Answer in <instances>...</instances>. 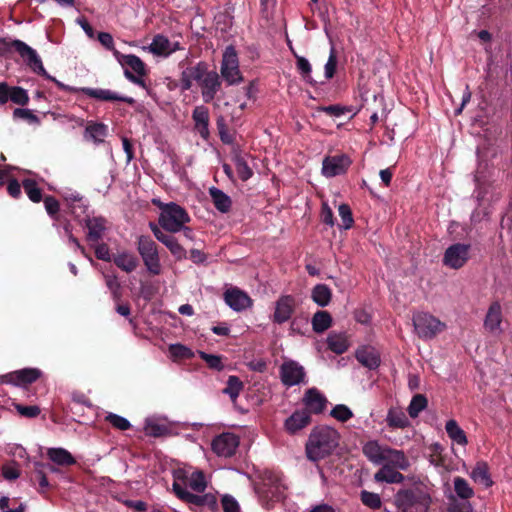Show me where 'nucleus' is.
I'll list each match as a JSON object with an SVG mask.
<instances>
[{
    "mask_svg": "<svg viewBox=\"0 0 512 512\" xmlns=\"http://www.w3.org/2000/svg\"><path fill=\"white\" fill-rule=\"evenodd\" d=\"M340 434L328 426L315 427L305 445L306 456L309 460L317 462L330 456L339 445Z\"/></svg>",
    "mask_w": 512,
    "mask_h": 512,
    "instance_id": "f257e3e1",
    "label": "nucleus"
},
{
    "mask_svg": "<svg viewBox=\"0 0 512 512\" xmlns=\"http://www.w3.org/2000/svg\"><path fill=\"white\" fill-rule=\"evenodd\" d=\"M12 51L17 52L25 64L34 73L53 81L60 89L67 90V87L63 83L56 80L54 77L47 73L36 50L21 40H7L6 38H0V55L8 56Z\"/></svg>",
    "mask_w": 512,
    "mask_h": 512,
    "instance_id": "f03ea898",
    "label": "nucleus"
},
{
    "mask_svg": "<svg viewBox=\"0 0 512 512\" xmlns=\"http://www.w3.org/2000/svg\"><path fill=\"white\" fill-rule=\"evenodd\" d=\"M398 510L405 512H428L432 503L428 487L422 482H415L401 488L394 496Z\"/></svg>",
    "mask_w": 512,
    "mask_h": 512,
    "instance_id": "7ed1b4c3",
    "label": "nucleus"
},
{
    "mask_svg": "<svg viewBox=\"0 0 512 512\" xmlns=\"http://www.w3.org/2000/svg\"><path fill=\"white\" fill-rule=\"evenodd\" d=\"M158 206L161 210L158 218L159 226L168 233L180 232L183 225L191 221L187 211L174 202H160Z\"/></svg>",
    "mask_w": 512,
    "mask_h": 512,
    "instance_id": "20e7f679",
    "label": "nucleus"
},
{
    "mask_svg": "<svg viewBox=\"0 0 512 512\" xmlns=\"http://www.w3.org/2000/svg\"><path fill=\"white\" fill-rule=\"evenodd\" d=\"M197 67L199 74L197 84L201 89L202 98L205 103H210L221 89L220 75L215 70H209V65L204 61L198 62Z\"/></svg>",
    "mask_w": 512,
    "mask_h": 512,
    "instance_id": "39448f33",
    "label": "nucleus"
},
{
    "mask_svg": "<svg viewBox=\"0 0 512 512\" xmlns=\"http://www.w3.org/2000/svg\"><path fill=\"white\" fill-rule=\"evenodd\" d=\"M137 251L151 275L161 273V263L156 242L148 235H141L137 240Z\"/></svg>",
    "mask_w": 512,
    "mask_h": 512,
    "instance_id": "423d86ee",
    "label": "nucleus"
},
{
    "mask_svg": "<svg viewBox=\"0 0 512 512\" xmlns=\"http://www.w3.org/2000/svg\"><path fill=\"white\" fill-rule=\"evenodd\" d=\"M415 332L422 339H433L445 330L446 324L427 312H418L413 315Z\"/></svg>",
    "mask_w": 512,
    "mask_h": 512,
    "instance_id": "0eeeda50",
    "label": "nucleus"
},
{
    "mask_svg": "<svg viewBox=\"0 0 512 512\" xmlns=\"http://www.w3.org/2000/svg\"><path fill=\"white\" fill-rule=\"evenodd\" d=\"M220 72L228 85H235L243 80L239 70L238 55L232 45L227 46L223 53Z\"/></svg>",
    "mask_w": 512,
    "mask_h": 512,
    "instance_id": "6e6552de",
    "label": "nucleus"
},
{
    "mask_svg": "<svg viewBox=\"0 0 512 512\" xmlns=\"http://www.w3.org/2000/svg\"><path fill=\"white\" fill-rule=\"evenodd\" d=\"M42 374V371L38 368H23L4 375H0V382L26 387L27 385L36 382L42 376Z\"/></svg>",
    "mask_w": 512,
    "mask_h": 512,
    "instance_id": "1a4fd4ad",
    "label": "nucleus"
},
{
    "mask_svg": "<svg viewBox=\"0 0 512 512\" xmlns=\"http://www.w3.org/2000/svg\"><path fill=\"white\" fill-rule=\"evenodd\" d=\"M149 227L155 238L168 248L170 253L177 261H181L187 258V251L179 243L178 239L172 235V233H166L162 231V229L153 222L149 223Z\"/></svg>",
    "mask_w": 512,
    "mask_h": 512,
    "instance_id": "9d476101",
    "label": "nucleus"
},
{
    "mask_svg": "<svg viewBox=\"0 0 512 512\" xmlns=\"http://www.w3.org/2000/svg\"><path fill=\"white\" fill-rule=\"evenodd\" d=\"M470 244L455 243L450 245L443 256V264L452 269L462 268L469 259Z\"/></svg>",
    "mask_w": 512,
    "mask_h": 512,
    "instance_id": "9b49d317",
    "label": "nucleus"
},
{
    "mask_svg": "<svg viewBox=\"0 0 512 512\" xmlns=\"http://www.w3.org/2000/svg\"><path fill=\"white\" fill-rule=\"evenodd\" d=\"M350 158L345 154L326 156L322 162V174L326 178L343 175L351 165Z\"/></svg>",
    "mask_w": 512,
    "mask_h": 512,
    "instance_id": "f8f14e48",
    "label": "nucleus"
},
{
    "mask_svg": "<svg viewBox=\"0 0 512 512\" xmlns=\"http://www.w3.org/2000/svg\"><path fill=\"white\" fill-rule=\"evenodd\" d=\"M212 450L220 457H231L239 446V437L234 433L224 432L212 441Z\"/></svg>",
    "mask_w": 512,
    "mask_h": 512,
    "instance_id": "ddd939ff",
    "label": "nucleus"
},
{
    "mask_svg": "<svg viewBox=\"0 0 512 512\" xmlns=\"http://www.w3.org/2000/svg\"><path fill=\"white\" fill-rule=\"evenodd\" d=\"M304 367L293 360L284 361L280 366V379L285 386L291 387L304 382Z\"/></svg>",
    "mask_w": 512,
    "mask_h": 512,
    "instance_id": "4468645a",
    "label": "nucleus"
},
{
    "mask_svg": "<svg viewBox=\"0 0 512 512\" xmlns=\"http://www.w3.org/2000/svg\"><path fill=\"white\" fill-rule=\"evenodd\" d=\"M302 403L304 410L311 414H321L325 411L328 400L317 388H309L305 391Z\"/></svg>",
    "mask_w": 512,
    "mask_h": 512,
    "instance_id": "2eb2a0df",
    "label": "nucleus"
},
{
    "mask_svg": "<svg viewBox=\"0 0 512 512\" xmlns=\"http://www.w3.org/2000/svg\"><path fill=\"white\" fill-rule=\"evenodd\" d=\"M8 101L25 106L29 102V96L25 89L19 86H9L6 82H0V106Z\"/></svg>",
    "mask_w": 512,
    "mask_h": 512,
    "instance_id": "dca6fc26",
    "label": "nucleus"
},
{
    "mask_svg": "<svg viewBox=\"0 0 512 512\" xmlns=\"http://www.w3.org/2000/svg\"><path fill=\"white\" fill-rule=\"evenodd\" d=\"M296 307V300L292 295H282L275 302V311L272 321L283 324L291 319Z\"/></svg>",
    "mask_w": 512,
    "mask_h": 512,
    "instance_id": "f3484780",
    "label": "nucleus"
},
{
    "mask_svg": "<svg viewBox=\"0 0 512 512\" xmlns=\"http://www.w3.org/2000/svg\"><path fill=\"white\" fill-rule=\"evenodd\" d=\"M81 91L88 97L94 98L99 101H120L127 103L129 105H133L135 103V100L132 97L129 96H121L116 92H113L109 89H101V88H90L85 87L82 88Z\"/></svg>",
    "mask_w": 512,
    "mask_h": 512,
    "instance_id": "a211bd4d",
    "label": "nucleus"
},
{
    "mask_svg": "<svg viewBox=\"0 0 512 512\" xmlns=\"http://www.w3.org/2000/svg\"><path fill=\"white\" fill-rule=\"evenodd\" d=\"M226 304L235 311H242L252 305V300L247 293L237 287L230 288L224 293Z\"/></svg>",
    "mask_w": 512,
    "mask_h": 512,
    "instance_id": "6ab92c4d",
    "label": "nucleus"
},
{
    "mask_svg": "<svg viewBox=\"0 0 512 512\" xmlns=\"http://www.w3.org/2000/svg\"><path fill=\"white\" fill-rule=\"evenodd\" d=\"M114 56L125 69H129L135 75H147L146 64L140 57L134 54H122L119 51H114Z\"/></svg>",
    "mask_w": 512,
    "mask_h": 512,
    "instance_id": "aec40b11",
    "label": "nucleus"
},
{
    "mask_svg": "<svg viewBox=\"0 0 512 512\" xmlns=\"http://www.w3.org/2000/svg\"><path fill=\"white\" fill-rule=\"evenodd\" d=\"M311 423V416L308 411L302 409L296 410L284 422L285 430L289 434H296Z\"/></svg>",
    "mask_w": 512,
    "mask_h": 512,
    "instance_id": "412c9836",
    "label": "nucleus"
},
{
    "mask_svg": "<svg viewBox=\"0 0 512 512\" xmlns=\"http://www.w3.org/2000/svg\"><path fill=\"white\" fill-rule=\"evenodd\" d=\"M387 447L381 446L376 440H370L364 444L362 452L371 463L381 465L385 462Z\"/></svg>",
    "mask_w": 512,
    "mask_h": 512,
    "instance_id": "4be33fe9",
    "label": "nucleus"
},
{
    "mask_svg": "<svg viewBox=\"0 0 512 512\" xmlns=\"http://www.w3.org/2000/svg\"><path fill=\"white\" fill-rule=\"evenodd\" d=\"M192 119L195 123V130L200 136L207 140L209 133V110L205 106H197L193 110Z\"/></svg>",
    "mask_w": 512,
    "mask_h": 512,
    "instance_id": "5701e85b",
    "label": "nucleus"
},
{
    "mask_svg": "<svg viewBox=\"0 0 512 512\" xmlns=\"http://www.w3.org/2000/svg\"><path fill=\"white\" fill-rule=\"evenodd\" d=\"M112 261L119 269L126 273L133 272L139 265L138 258L128 251L113 255Z\"/></svg>",
    "mask_w": 512,
    "mask_h": 512,
    "instance_id": "b1692460",
    "label": "nucleus"
},
{
    "mask_svg": "<svg viewBox=\"0 0 512 512\" xmlns=\"http://www.w3.org/2000/svg\"><path fill=\"white\" fill-rule=\"evenodd\" d=\"M502 322V309L498 301L492 302L487 311L484 326L490 332L499 329Z\"/></svg>",
    "mask_w": 512,
    "mask_h": 512,
    "instance_id": "393cba45",
    "label": "nucleus"
},
{
    "mask_svg": "<svg viewBox=\"0 0 512 512\" xmlns=\"http://www.w3.org/2000/svg\"><path fill=\"white\" fill-rule=\"evenodd\" d=\"M377 482L401 483L405 479L404 475L389 464H384L374 475Z\"/></svg>",
    "mask_w": 512,
    "mask_h": 512,
    "instance_id": "a878e982",
    "label": "nucleus"
},
{
    "mask_svg": "<svg viewBox=\"0 0 512 512\" xmlns=\"http://www.w3.org/2000/svg\"><path fill=\"white\" fill-rule=\"evenodd\" d=\"M86 227L88 229L87 241L91 244L98 243L105 230V220L101 217L88 218L86 220Z\"/></svg>",
    "mask_w": 512,
    "mask_h": 512,
    "instance_id": "bb28decb",
    "label": "nucleus"
},
{
    "mask_svg": "<svg viewBox=\"0 0 512 512\" xmlns=\"http://www.w3.org/2000/svg\"><path fill=\"white\" fill-rule=\"evenodd\" d=\"M384 463L401 470H406L410 466L409 460L403 451L390 447H387Z\"/></svg>",
    "mask_w": 512,
    "mask_h": 512,
    "instance_id": "cd10ccee",
    "label": "nucleus"
},
{
    "mask_svg": "<svg viewBox=\"0 0 512 512\" xmlns=\"http://www.w3.org/2000/svg\"><path fill=\"white\" fill-rule=\"evenodd\" d=\"M209 195L212 199V202L215 206V208L221 212V213H228L231 210L232 207V200L231 198L224 193L222 190L211 187L209 189Z\"/></svg>",
    "mask_w": 512,
    "mask_h": 512,
    "instance_id": "c85d7f7f",
    "label": "nucleus"
},
{
    "mask_svg": "<svg viewBox=\"0 0 512 512\" xmlns=\"http://www.w3.org/2000/svg\"><path fill=\"white\" fill-rule=\"evenodd\" d=\"M107 132L108 127L104 123L89 121L85 128V138L91 139L94 143L99 144L104 141Z\"/></svg>",
    "mask_w": 512,
    "mask_h": 512,
    "instance_id": "c756f323",
    "label": "nucleus"
},
{
    "mask_svg": "<svg viewBox=\"0 0 512 512\" xmlns=\"http://www.w3.org/2000/svg\"><path fill=\"white\" fill-rule=\"evenodd\" d=\"M47 456L52 462L60 466H71L76 463L72 454L64 448H49Z\"/></svg>",
    "mask_w": 512,
    "mask_h": 512,
    "instance_id": "7c9ffc66",
    "label": "nucleus"
},
{
    "mask_svg": "<svg viewBox=\"0 0 512 512\" xmlns=\"http://www.w3.org/2000/svg\"><path fill=\"white\" fill-rule=\"evenodd\" d=\"M470 477L485 487H491L493 481L489 473V466L485 461H478L470 473Z\"/></svg>",
    "mask_w": 512,
    "mask_h": 512,
    "instance_id": "2f4dec72",
    "label": "nucleus"
},
{
    "mask_svg": "<svg viewBox=\"0 0 512 512\" xmlns=\"http://www.w3.org/2000/svg\"><path fill=\"white\" fill-rule=\"evenodd\" d=\"M233 161L239 178L247 181L253 175L252 169L249 167L245 157L242 155L239 147L233 149Z\"/></svg>",
    "mask_w": 512,
    "mask_h": 512,
    "instance_id": "473e14b6",
    "label": "nucleus"
},
{
    "mask_svg": "<svg viewBox=\"0 0 512 512\" xmlns=\"http://www.w3.org/2000/svg\"><path fill=\"white\" fill-rule=\"evenodd\" d=\"M387 425L390 428L404 429L410 425L406 414L399 408H390L386 417Z\"/></svg>",
    "mask_w": 512,
    "mask_h": 512,
    "instance_id": "72a5a7b5",
    "label": "nucleus"
},
{
    "mask_svg": "<svg viewBox=\"0 0 512 512\" xmlns=\"http://www.w3.org/2000/svg\"><path fill=\"white\" fill-rule=\"evenodd\" d=\"M311 323L314 332L323 333L332 326L333 319L328 311L318 310L313 315Z\"/></svg>",
    "mask_w": 512,
    "mask_h": 512,
    "instance_id": "f704fd0d",
    "label": "nucleus"
},
{
    "mask_svg": "<svg viewBox=\"0 0 512 512\" xmlns=\"http://www.w3.org/2000/svg\"><path fill=\"white\" fill-rule=\"evenodd\" d=\"M446 433L448 437L455 443L461 446H465L468 443V439L465 431L458 425L454 419L448 420L445 425Z\"/></svg>",
    "mask_w": 512,
    "mask_h": 512,
    "instance_id": "c9c22d12",
    "label": "nucleus"
},
{
    "mask_svg": "<svg viewBox=\"0 0 512 512\" xmlns=\"http://www.w3.org/2000/svg\"><path fill=\"white\" fill-rule=\"evenodd\" d=\"M356 359L359 363L369 369H376L380 365L379 356L370 348L358 349L356 351Z\"/></svg>",
    "mask_w": 512,
    "mask_h": 512,
    "instance_id": "e433bc0d",
    "label": "nucleus"
},
{
    "mask_svg": "<svg viewBox=\"0 0 512 512\" xmlns=\"http://www.w3.org/2000/svg\"><path fill=\"white\" fill-rule=\"evenodd\" d=\"M312 300L320 307H326L332 299V291L326 284H317L311 291Z\"/></svg>",
    "mask_w": 512,
    "mask_h": 512,
    "instance_id": "4c0bfd02",
    "label": "nucleus"
},
{
    "mask_svg": "<svg viewBox=\"0 0 512 512\" xmlns=\"http://www.w3.org/2000/svg\"><path fill=\"white\" fill-rule=\"evenodd\" d=\"M170 41L162 35L157 34L153 37L151 44L149 45V51L157 56H169Z\"/></svg>",
    "mask_w": 512,
    "mask_h": 512,
    "instance_id": "58836bf2",
    "label": "nucleus"
},
{
    "mask_svg": "<svg viewBox=\"0 0 512 512\" xmlns=\"http://www.w3.org/2000/svg\"><path fill=\"white\" fill-rule=\"evenodd\" d=\"M22 186L27 194L28 198L34 202L39 203L43 199L42 189L38 187L37 182L34 179L26 178L22 181Z\"/></svg>",
    "mask_w": 512,
    "mask_h": 512,
    "instance_id": "ea45409f",
    "label": "nucleus"
},
{
    "mask_svg": "<svg viewBox=\"0 0 512 512\" xmlns=\"http://www.w3.org/2000/svg\"><path fill=\"white\" fill-rule=\"evenodd\" d=\"M327 345L336 354H343L348 349V342L343 334L331 333L327 338Z\"/></svg>",
    "mask_w": 512,
    "mask_h": 512,
    "instance_id": "a19ab883",
    "label": "nucleus"
},
{
    "mask_svg": "<svg viewBox=\"0 0 512 512\" xmlns=\"http://www.w3.org/2000/svg\"><path fill=\"white\" fill-rule=\"evenodd\" d=\"M199 80L198 67L197 64L194 66L187 67L182 71L180 76V88L182 91L190 90L192 87V82Z\"/></svg>",
    "mask_w": 512,
    "mask_h": 512,
    "instance_id": "79ce46f5",
    "label": "nucleus"
},
{
    "mask_svg": "<svg viewBox=\"0 0 512 512\" xmlns=\"http://www.w3.org/2000/svg\"><path fill=\"white\" fill-rule=\"evenodd\" d=\"M428 400L423 394H415L407 408L408 414L411 418H416L419 414L427 408Z\"/></svg>",
    "mask_w": 512,
    "mask_h": 512,
    "instance_id": "37998d69",
    "label": "nucleus"
},
{
    "mask_svg": "<svg viewBox=\"0 0 512 512\" xmlns=\"http://www.w3.org/2000/svg\"><path fill=\"white\" fill-rule=\"evenodd\" d=\"M243 387V382L239 379V377L231 375L228 377L226 387L223 389V393L228 395L234 402L236 401L240 392L243 390Z\"/></svg>",
    "mask_w": 512,
    "mask_h": 512,
    "instance_id": "c03bdc74",
    "label": "nucleus"
},
{
    "mask_svg": "<svg viewBox=\"0 0 512 512\" xmlns=\"http://www.w3.org/2000/svg\"><path fill=\"white\" fill-rule=\"evenodd\" d=\"M294 55L296 57V67L302 79L311 85H315L316 81L311 76L312 67L310 62L305 57L298 56L296 53Z\"/></svg>",
    "mask_w": 512,
    "mask_h": 512,
    "instance_id": "a18cd8bd",
    "label": "nucleus"
},
{
    "mask_svg": "<svg viewBox=\"0 0 512 512\" xmlns=\"http://www.w3.org/2000/svg\"><path fill=\"white\" fill-rule=\"evenodd\" d=\"M454 491L457 496L463 500H468L474 496V491L466 479L457 476L454 478Z\"/></svg>",
    "mask_w": 512,
    "mask_h": 512,
    "instance_id": "49530a36",
    "label": "nucleus"
},
{
    "mask_svg": "<svg viewBox=\"0 0 512 512\" xmlns=\"http://www.w3.org/2000/svg\"><path fill=\"white\" fill-rule=\"evenodd\" d=\"M45 209L47 214L55 221L60 220L59 210H60V204L59 201L51 195L45 196L43 199Z\"/></svg>",
    "mask_w": 512,
    "mask_h": 512,
    "instance_id": "de8ad7c7",
    "label": "nucleus"
},
{
    "mask_svg": "<svg viewBox=\"0 0 512 512\" xmlns=\"http://www.w3.org/2000/svg\"><path fill=\"white\" fill-rule=\"evenodd\" d=\"M360 499L365 506L371 509H379L382 505L380 496L377 493L369 492L367 490L361 491Z\"/></svg>",
    "mask_w": 512,
    "mask_h": 512,
    "instance_id": "09e8293b",
    "label": "nucleus"
},
{
    "mask_svg": "<svg viewBox=\"0 0 512 512\" xmlns=\"http://www.w3.org/2000/svg\"><path fill=\"white\" fill-rule=\"evenodd\" d=\"M338 213L342 221L340 227L344 229H350L354 224V219L350 206L345 203L341 204L338 207Z\"/></svg>",
    "mask_w": 512,
    "mask_h": 512,
    "instance_id": "8fccbe9b",
    "label": "nucleus"
},
{
    "mask_svg": "<svg viewBox=\"0 0 512 512\" xmlns=\"http://www.w3.org/2000/svg\"><path fill=\"white\" fill-rule=\"evenodd\" d=\"M206 481L203 472L196 471L191 474L189 478V487L198 493H202L206 489Z\"/></svg>",
    "mask_w": 512,
    "mask_h": 512,
    "instance_id": "3c124183",
    "label": "nucleus"
},
{
    "mask_svg": "<svg viewBox=\"0 0 512 512\" xmlns=\"http://www.w3.org/2000/svg\"><path fill=\"white\" fill-rule=\"evenodd\" d=\"M216 124L221 141L224 144L232 145L234 143L235 136L229 131L225 120L223 118H219Z\"/></svg>",
    "mask_w": 512,
    "mask_h": 512,
    "instance_id": "603ef678",
    "label": "nucleus"
},
{
    "mask_svg": "<svg viewBox=\"0 0 512 512\" xmlns=\"http://www.w3.org/2000/svg\"><path fill=\"white\" fill-rule=\"evenodd\" d=\"M330 415L340 422H347L353 417L352 411L344 404L336 405L331 410Z\"/></svg>",
    "mask_w": 512,
    "mask_h": 512,
    "instance_id": "864d4df0",
    "label": "nucleus"
},
{
    "mask_svg": "<svg viewBox=\"0 0 512 512\" xmlns=\"http://www.w3.org/2000/svg\"><path fill=\"white\" fill-rule=\"evenodd\" d=\"M105 420L109 424H111L115 429H118L121 431L128 430L131 427L130 422L126 418H124L120 415L114 414V413H109L105 417Z\"/></svg>",
    "mask_w": 512,
    "mask_h": 512,
    "instance_id": "5fc2aeb1",
    "label": "nucleus"
},
{
    "mask_svg": "<svg viewBox=\"0 0 512 512\" xmlns=\"http://www.w3.org/2000/svg\"><path fill=\"white\" fill-rule=\"evenodd\" d=\"M200 358L205 361L207 366L211 369L221 371L224 368L222 357L218 355L208 354L206 352H199Z\"/></svg>",
    "mask_w": 512,
    "mask_h": 512,
    "instance_id": "6e6d98bb",
    "label": "nucleus"
},
{
    "mask_svg": "<svg viewBox=\"0 0 512 512\" xmlns=\"http://www.w3.org/2000/svg\"><path fill=\"white\" fill-rule=\"evenodd\" d=\"M169 351L174 358L191 359L193 357L192 350L182 344L171 345Z\"/></svg>",
    "mask_w": 512,
    "mask_h": 512,
    "instance_id": "4d7b16f0",
    "label": "nucleus"
},
{
    "mask_svg": "<svg viewBox=\"0 0 512 512\" xmlns=\"http://www.w3.org/2000/svg\"><path fill=\"white\" fill-rule=\"evenodd\" d=\"M429 449L431 451L430 462L435 466H445V459L442 455L443 446L439 443H433Z\"/></svg>",
    "mask_w": 512,
    "mask_h": 512,
    "instance_id": "13d9d810",
    "label": "nucleus"
},
{
    "mask_svg": "<svg viewBox=\"0 0 512 512\" xmlns=\"http://www.w3.org/2000/svg\"><path fill=\"white\" fill-rule=\"evenodd\" d=\"M145 433L151 437H161L168 433V427L163 424L149 422L145 426Z\"/></svg>",
    "mask_w": 512,
    "mask_h": 512,
    "instance_id": "bf43d9fd",
    "label": "nucleus"
},
{
    "mask_svg": "<svg viewBox=\"0 0 512 512\" xmlns=\"http://www.w3.org/2000/svg\"><path fill=\"white\" fill-rule=\"evenodd\" d=\"M13 117L27 121L30 124H39L40 119L31 110L16 108L13 111Z\"/></svg>",
    "mask_w": 512,
    "mask_h": 512,
    "instance_id": "052dcab7",
    "label": "nucleus"
},
{
    "mask_svg": "<svg viewBox=\"0 0 512 512\" xmlns=\"http://www.w3.org/2000/svg\"><path fill=\"white\" fill-rule=\"evenodd\" d=\"M14 407L19 415L25 418H36L41 412L37 405L25 406L22 404H14Z\"/></svg>",
    "mask_w": 512,
    "mask_h": 512,
    "instance_id": "680f3d73",
    "label": "nucleus"
},
{
    "mask_svg": "<svg viewBox=\"0 0 512 512\" xmlns=\"http://www.w3.org/2000/svg\"><path fill=\"white\" fill-rule=\"evenodd\" d=\"M337 69V56L335 50L332 48L330 55L328 57V61L325 64V78L331 79L334 77Z\"/></svg>",
    "mask_w": 512,
    "mask_h": 512,
    "instance_id": "e2e57ef3",
    "label": "nucleus"
},
{
    "mask_svg": "<svg viewBox=\"0 0 512 512\" xmlns=\"http://www.w3.org/2000/svg\"><path fill=\"white\" fill-rule=\"evenodd\" d=\"M221 502L224 512H239L240 510L238 502L231 495L223 496Z\"/></svg>",
    "mask_w": 512,
    "mask_h": 512,
    "instance_id": "0e129e2a",
    "label": "nucleus"
},
{
    "mask_svg": "<svg viewBox=\"0 0 512 512\" xmlns=\"http://www.w3.org/2000/svg\"><path fill=\"white\" fill-rule=\"evenodd\" d=\"M98 41L101 43L102 46H104L107 50L112 51H118L115 49L114 46V40L110 33L108 32H99L97 36Z\"/></svg>",
    "mask_w": 512,
    "mask_h": 512,
    "instance_id": "69168bd1",
    "label": "nucleus"
},
{
    "mask_svg": "<svg viewBox=\"0 0 512 512\" xmlns=\"http://www.w3.org/2000/svg\"><path fill=\"white\" fill-rule=\"evenodd\" d=\"M320 217L321 221L330 227H332L335 223L333 211L325 202L322 204Z\"/></svg>",
    "mask_w": 512,
    "mask_h": 512,
    "instance_id": "338daca9",
    "label": "nucleus"
},
{
    "mask_svg": "<svg viewBox=\"0 0 512 512\" xmlns=\"http://www.w3.org/2000/svg\"><path fill=\"white\" fill-rule=\"evenodd\" d=\"M95 256L99 260L110 262L112 261L110 250L107 244L101 243L95 246Z\"/></svg>",
    "mask_w": 512,
    "mask_h": 512,
    "instance_id": "774afa93",
    "label": "nucleus"
}]
</instances>
